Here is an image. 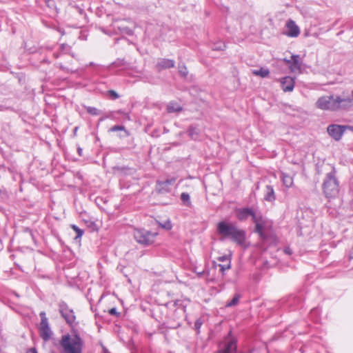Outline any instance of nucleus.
<instances>
[{
    "label": "nucleus",
    "mask_w": 353,
    "mask_h": 353,
    "mask_svg": "<svg viewBox=\"0 0 353 353\" xmlns=\"http://www.w3.org/2000/svg\"><path fill=\"white\" fill-rule=\"evenodd\" d=\"M292 62L290 65V70L292 72L301 73V62L300 61L299 55L292 56Z\"/></svg>",
    "instance_id": "ddd939ff"
},
{
    "label": "nucleus",
    "mask_w": 353,
    "mask_h": 353,
    "mask_svg": "<svg viewBox=\"0 0 353 353\" xmlns=\"http://www.w3.org/2000/svg\"><path fill=\"white\" fill-rule=\"evenodd\" d=\"M59 311L68 324L72 325V323H74L76 319L74 312L69 307L65 302H59Z\"/></svg>",
    "instance_id": "423d86ee"
},
{
    "label": "nucleus",
    "mask_w": 353,
    "mask_h": 353,
    "mask_svg": "<svg viewBox=\"0 0 353 353\" xmlns=\"http://www.w3.org/2000/svg\"><path fill=\"white\" fill-rule=\"evenodd\" d=\"M159 225L162 228H164V229L168 230H171V228H172V224H171V222L170 221H165L163 224L159 223Z\"/></svg>",
    "instance_id": "7c9ffc66"
},
{
    "label": "nucleus",
    "mask_w": 353,
    "mask_h": 353,
    "mask_svg": "<svg viewBox=\"0 0 353 353\" xmlns=\"http://www.w3.org/2000/svg\"><path fill=\"white\" fill-rule=\"evenodd\" d=\"M201 325H202V322L200 320H196L194 323L195 328L196 330H199L201 327Z\"/></svg>",
    "instance_id": "72a5a7b5"
},
{
    "label": "nucleus",
    "mask_w": 353,
    "mask_h": 353,
    "mask_svg": "<svg viewBox=\"0 0 353 353\" xmlns=\"http://www.w3.org/2000/svg\"><path fill=\"white\" fill-rule=\"evenodd\" d=\"M124 130H125V127L123 125H114L109 130V131L110 132H116V131H122Z\"/></svg>",
    "instance_id": "c756f323"
},
{
    "label": "nucleus",
    "mask_w": 353,
    "mask_h": 353,
    "mask_svg": "<svg viewBox=\"0 0 353 353\" xmlns=\"http://www.w3.org/2000/svg\"><path fill=\"white\" fill-rule=\"evenodd\" d=\"M265 227V222L261 223L255 224V231L259 233L261 236L263 234V230Z\"/></svg>",
    "instance_id": "5701e85b"
},
{
    "label": "nucleus",
    "mask_w": 353,
    "mask_h": 353,
    "mask_svg": "<svg viewBox=\"0 0 353 353\" xmlns=\"http://www.w3.org/2000/svg\"><path fill=\"white\" fill-rule=\"evenodd\" d=\"M323 190L325 196L328 199L336 197L339 192V181L336 178L334 169L326 174L323 183Z\"/></svg>",
    "instance_id": "7ed1b4c3"
},
{
    "label": "nucleus",
    "mask_w": 353,
    "mask_h": 353,
    "mask_svg": "<svg viewBox=\"0 0 353 353\" xmlns=\"http://www.w3.org/2000/svg\"><path fill=\"white\" fill-rule=\"evenodd\" d=\"M72 228L74 230V231L76 232L77 233V238H79V237H81V236L83 235V231L82 230H81L80 228H79L77 225H72Z\"/></svg>",
    "instance_id": "bb28decb"
},
{
    "label": "nucleus",
    "mask_w": 353,
    "mask_h": 353,
    "mask_svg": "<svg viewBox=\"0 0 353 353\" xmlns=\"http://www.w3.org/2000/svg\"><path fill=\"white\" fill-rule=\"evenodd\" d=\"M253 74L256 76H259L263 78L266 77L269 75L270 71L267 68H261L259 70H254L252 71Z\"/></svg>",
    "instance_id": "f3484780"
},
{
    "label": "nucleus",
    "mask_w": 353,
    "mask_h": 353,
    "mask_svg": "<svg viewBox=\"0 0 353 353\" xmlns=\"http://www.w3.org/2000/svg\"><path fill=\"white\" fill-rule=\"evenodd\" d=\"M71 47L68 46V44L63 43L60 46V49L61 51L65 52V53H69V50H70Z\"/></svg>",
    "instance_id": "2f4dec72"
},
{
    "label": "nucleus",
    "mask_w": 353,
    "mask_h": 353,
    "mask_svg": "<svg viewBox=\"0 0 353 353\" xmlns=\"http://www.w3.org/2000/svg\"><path fill=\"white\" fill-rule=\"evenodd\" d=\"M179 73L183 77H186L188 73V69L184 65H179Z\"/></svg>",
    "instance_id": "b1692460"
},
{
    "label": "nucleus",
    "mask_w": 353,
    "mask_h": 353,
    "mask_svg": "<svg viewBox=\"0 0 353 353\" xmlns=\"http://www.w3.org/2000/svg\"><path fill=\"white\" fill-rule=\"evenodd\" d=\"M241 296L239 294H236L234 295V296L232 298V299L228 302L226 304V307H233L238 304Z\"/></svg>",
    "instance_id": "412c9836"
},
{
    "label": "nucleus",
    "mask_w": 353,
    "mask_h": 353,
    "mask_svg": "<svg viewBox=\"0 0 353 353\" xmlns=\"http://www.w3.org/2000/svg\"><path fill=\"white\" fill-rule=\"evenodd\" d=\"M265 199L268 201H273L275 200L274 191L271 185L266 186Z\"/></svg>",
    "instance_id": "dca6fc26"
},
{
    "label": "nucleus",
    "mask_w": 353,
    "mask_h": 353,
    "mask_svg": "<svg viewBox=\"0 0 353 353\" xmlns=\"http://www.w3.org/2000/svg\"><path fill=\"white\" fill-rule=\"evenodd\" d=\"M85 108L86 111L88 112V113H89L90 114L93 115V116L99 115L101 113V110H98L97 108H96L94 107L85 106Z\"/></svg>",
    "instance_id": "aec40b11"
},
{
    "label": "nucleus",
    "mask_w": 353,
    "mask_h": 353,
    "mask_svg": "<svg viewBox=\"0 0 353 353\" xmlns=\"http://www.w3.org/2000/svg\"><path fill=\"white\" fill-rule=\"evenodd\" d=\"M350 128L348 125L331 124L327 126V132L333 139L339 141L341 139L345 131Z\"/></svg>",
    "instance_id": "0eeeda50"
},
{
    "label": "nucleus",
    "mask_w": 353,
    "mask_h": 353,
    "mask_svg": "<svg viewBox=\"0 0 353 353\" xmlns=\"http://www.w3.org/2000/svg\"><path fill=\"white\" fill-rule=\"evenodd\" d=\"M284 61L288 64L289 65V66L291 65L292 62V59L291 58L290 59H284Z\"/></svg>",
    "instance_id": "e433bc0d"
},
{
    "label": "nucleus",
    "mask_w": 353,
    "mask_h": 353,
    "mask_svg": "<svg viewBox=\"0 0 353 353\" xmlns=\"http://www.w3.org/2000/svg\"><path fill=\"white\" fill-rule=\"evenodd\" d=\"M176 180V177H171L163 181H157L156 190L160 194H164L170 192L171 186L175 183Z\"/></svg>",
    "instance_id": "1a4fd4ad"
},
{
    "label": "nucleus",
    "mask_w": 353,
    "mask_h": 353,
    "mask_svg": "<svg viewBox=\"0 0 353 353\" xmlns=\"http://www.w3.org/2000/svg\"><path fill=\"white\" fill-rule=\"evenodd\" d=\"M226 46L225 43L221 42H218L216 43H214L212 46V49L214 50H224L225 49Z\"/></svg>",
    "instance_id": "a878e982"
},
{
    "label": "nucleus",
    "mask_w": 353,
    "mask_h": 353,
    "mask_svg": "<svg viewBox=\"0 0 353 353\" xmlns=\"http://www.w3.org/2000/svg\"><path fill=\"white\" fill-rule=\"evenodd\" d=\"M252 217L255 224L264 223L263 219L261 214H256L254 212H253Z\"/></svg>",
    "instance_id": "4be33fe9"
},
{
    "label": "nucleus",
    "mask_w": 353,
    "mask_h": 353,
    "mask_svg": "<svg viewBox=\"0 0 353 353\" xmlns=\"http://www.w3.org/2000/svg\"><path fill=\"white\" fill-rule=\"evenodd\" d=\"M26 353H37V352L35 348H31Z\"/></svg>",
    "instance_id": "4c0bfd02"
},
{
    "label": "nucleus",
    "mask_w": 353,
    "mask_h": 353,
    "mask_svg": "<svg viewBox=\"0 0 353 353\" xmlns=\"http://www.w3.org/2000/svg\"><path fill=\"white\" fill-rule=\"evenodd\" d=\"M219 261H230L226 256L219 257Z\"/></svg>",
    "instance_id": "c9c22d12"
},
{
    "label": "nucleus",
    "mask_w": 353,
    "mask_h": 353,
    "mask_svg": "<svg viewBox=\"0 0 353 353\" xmlns=\"http://www.w3.org/2000/svg\"><path fill=\"white\" fill-rule=\"evenodd\" d=\"M287 32L286 34L290 37H296L300 34V29L299 26L293 20H288L286 23Z\"/></svg>",
    "instance_id": "9b49d317"
},
{
    "label": "nucleus",
    "mask_w": 353,
    "mask_h": 353,
    "mask_svg": "<svg viewBox=\"0 0 353 353\" xmlns=\"http://www.w3.org/2000/svg\"><path fill=\"white\" fill-rule=\"evenodd\" d=\"M216 230L219 235L221 236V241L229 239L240 245L245 243V231L232 223L221 221L217 223Z\"/></svg>",
    "instance_id": "f03ea898"
},
{
    "label": "nucleus",
    "mask_w": 353,
    "mask_h": 353,
    "mask_svg": "<svg viewBox=\"0 0 353 353\" xmlns=\"http://www.w3.org/2000/svg\"><path fill=\"white\" fill-rule=\"evenodd\" d=\"M104 353H110L107 350H104Z\"/></svg>",
    "instance_id": "a19ab883"
},
{
    "label": "nucleus",
    "mask_w": 353,
    "mask_h": 353,
    "mask_svg": "<svg viewBox=\"0 0 353 353\" xmlns=\"http://www.w3.org/2000/svg\"><path fill=\"white\" fill-rule=\"evenodd\" d=\"M182 110V108L177 103L171 101L167 105V111L169 113L179 112Z\"/></svg>",
    "instance_id": "2eb2a0df"
},
{
    "label": "nucleus",
    "mask_w": 353,
    "mask_h": 353,
    "mask_svg": "<svg viewBox=\"0 0 353 353\" xmlns=\"http://www.w3.org/2000/svg\"><path fill=\"white\" fill-rule=\"evenodd\" d=\"M72 57H74V54H71Z\"/></svg>",
    "instance_id": "37998d69"
},
{
    "label": "nucleus",
    "mask_w": 353,
    "mask_h": 353,
    "mask_svg": "<svg viewBox=\"0 0 353 353\" xmlns=\"http://www.w3.org/2000/svg\"><path fill=\"white\" fill-rule=\"evenodd\" d=\"M281 88L284 92H292L294 88V79L291 77H285L280 79Z\"/></svg>",
    "instance_id": "f8f14e48"
},
{
    "label": "nucleus",
    "mask_w": 353,
    "mask_h": 353,
    "mask_svg": "<svg viewBox=\"0 0 353 353\" xmlns=\"http://www.w3.org/2000/svg\"><path fill=\"white\" fill-rule=\"evenodd\" d=\"M41 317V323L39 327V334L41 337L45 341H48L52 334V332L50 327L48 319L46 317V312H41L39 314Z\"/></svg>",
    "instance_id": "39448f33"
},
{
    "label": "nucleus",
    "mask_w": 353,
    "mask_h": 353,
    "mask_svg": "<svg viewBox=\"0 0 353 353\" xmlns=\"http://www.w3.org/2000/svg\"><path fill=\"white\" fill-rule=\"evenodd\" d=\"M109 314H111V315H115V316H118L119 315V312H117V309L115 307L111 308L109 310Z\"/></svg>",
    "instance_id": "473e14b6"
},
{
    "label": "nucleus",
    "mask_w": 353,
    "mask_h": 353,
    "mask_svg": "<svg viewBox=\"0 0 353 353\" xmlns=\"http://www.w3.org/2000/svg\"><path fill=\"white\" fill-rule=\"evenodd\" d=\"M254 211L251 208H245L236 210V216L240 221L245 220L249 216L253 214Z\"/></svg>",
    "instance_id": "4468645a"
},
{
    "label": "nucleus",
    "mask_w": 353,
    "mask_h": 353,
    "mask_svg": "<svg viewBox=\"0 0 353 353\" xmlns=\"http://www.w3.org/2000/svg\"><path fill=\"white\" fill-rule=\"evenodd\" d=\"M219 268H220V270L221 271L222 273H224V272L227 270H229L230 268V261H229V262L227 263V264H224V265H219Z\"/></svg>",
    "instance_id": "c85d7f7f"
},
{
    "label": "nucleus",
    "mask_w": 353,
    "mask_h": 353,
    "mask_svg": "<svg viewBox=\"0 0 353 353\" xmlns=\"http://www.w3.org/2000/svg\"><path fill=\"white\" fill-rule=\"evenodd\" d=\"M104 119V118L100 119V121H102Z\"/></svg>",
    "instance_id": "79ce46f5"
},
{
    "label": "nucleus",
    "mask_w": 353,
    "mask_h": 353,
    "mask_svg": "<svg viewBox=\"0 0 353 353\" xmlns=\"http://www.w3.org/2000/svg\"><path fill=\"white\" fill-rule=\"evenodd\" d=\"M283 182L287 188H290L293 185V179L291 176L283 174Z\"/></svg>",
    "instance_id": "a211bd4d"
},
{
    "label": "nucleus",
    "mask_w": 353,
    "mask_h": 353,
    "mask_svg": "<svg viewBox=\"0 0 353 353\" xmlns=\"http://www.w3.org/2000/svg\"><path fill=\"white\" fill-rule=\"evenodd\" d=\"M3 192H4V190H1V189H0V196H1V194H2V193H3Z\"/></svg>",
    "instance_id": "ea45409f"
},
{
    "label": "nucleus",
    "mask_w": 353,
    "mask_h": 353,
    "mask_svg": "<svg viewBox=\"0 0 353 353\" xmlns=\"http://www.w3.org/2000/svg\"><path fill=\"white\" fill-rule=\"evenodd\" d=\"M82 152H83L82 149L81 148H78V154L79 156L82 155Z\"/></svg>",
    "instance_id": "58836bf2"
},
{
    "label": "nucleus",
    "mask_w": 353,
    "mask_h": 353,
    "mask_svg": "<svg viewBox=\"0 0 353 353\" xmlns=\"http://www.w3.org/2000/svg\"><path fill=\"white\" fill-rule=\"evenodd\" d=\"M108 94L112 99H117L119 97V94L112 90H108Z\"/></svg>",
    "instance_id": "cd10ccee"
},
{
    "label": "nucleus",
    "mask_w": 353,
    "mask_h": 353,
    "mask_svg": "<svg viewBox=\"0 0 353 353\" xmlns=\"http://www.w3.org/2000/svg\"><path fill=\"white\" fill-rule=\"evenodd\" d=\"M157 232H152L145 229H136L134 231V237L139 244L148 246L154 243Z\"/></svg>",
    "instance_id": "20e7f679"
},
{
    "label": "nucleus",
    "mask_w": 353,
    "mask_h": 353,
    "mask_svg": "<svg viewBox=\"0 0 353 353\" xmlns=\"http://www.w3.org/2000/svg\"><path fill=\"white\" fill-rule=\"evenodd\" d=\"M236 341L234 339L228 337L219 345L216 353H236Z\"/></svg>",
    "instance_id": "6e6552de"
},
{
    "label": "nucleus",
    "mask_w": 353,
    "mask_h": 353,
    "mask_svg": "<svg viewBox=\"0 0 353 353\" xmlns=\"http://www.w3.org/2000/svg\"><path fill=\"white\" fill-rule=\"evenodd\" d=\"M188 133L192 139H196L198 137V132L194 127L190 126L188 130Z\"/></svg>",
    "instance_id": "393cba45"
},
{
    "label": "nucleus",
    "mask_w": 353,
    "mask_h": 353,
    "mask_svg": "<svg viewBox=\"0 0 353 353\" xmlns=\"http://www.w3.org/2000/svg\"><path fill=\"white\" fill-rule=\"evenodd\" d=\"M315 105L317 108L325 111H347L353 107V99L350 96L326 95L319 97Z\"/></svg>",
    "instance_id": "f257e3e1"
},
{
    "label": "nucleus",
    "mask_w": 353,
    "mask_h": 353,
    "mask_svg": "<svg viewBox=\"0 0 353 353\" xmlns=\"http://www.w3.org/2000/svg\"><path fill=\"white\" fill-rule=\"evenodd\" d=\"M181 200L183 202L184 205L190 207L191 206L190 197L188 193L183 192L181 194Z\"/></svg>",
    "instance_id": "6ab92c4d"
},
{
    "label": "nucleus",
    "mask_w": 353,
    "mask_h": 353,
    "mask_svg": "<svg viewBox=\"0 0 353 353\" xmlns=\"http://www.w3.org/2000/svg\"><path fill=\"white\" fill-rule=\"evenodd\" d=\"M175 66V62L170 59H159L155 65L158 71H161L165 69L172 68Z\"/></svg>",
    "instance_id": "9d476101"
},
{
    "label": "nucleus",
    "mask_w": 353,
    "mask_h": 353,
    "mask_svg": "<svg viewBox=\"0 0 353 353\" xmlns=\"http://www.w3.org/2000/svg\"><path fill=\"white\" fill-rule=\"evenodd\" d=\"M283 251L287 254H292V250H291V249L290 248H285Z\"/></svg>",
    "instance_id": "f704fd0d"
}]
</instances>
